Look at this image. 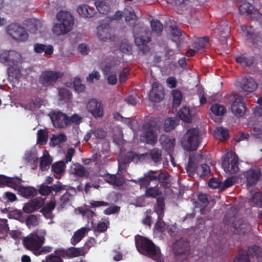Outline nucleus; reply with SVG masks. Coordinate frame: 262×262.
<instances>
[{"mask_svg":"<svg viewBox=\"0 0 262 262\" xmlns=\"http://www.w3.org/2000/svg\"><path fill=\"white\" fill-rule=\"evenodd\" d=\"M125 18L128 25L134 27L133 33L136 45L139 47V50L144 54L149 52L150 49L147 46V43L151 40L150 31L143 27L138 29L135 27L137 16L133 11H129L128 14H125Z\"/></svg>","mask_w":262,"mask_h":262,"instance_id":"f257e3e1","label":"nucleus"},{"mask_svg":"<svg viewBox=\"0 0 262 262\" xmlns=\"http://www.w3.org/2000/svg\"><path fill=\"white\" fill-rule=\"evenodd\" d=\"M238 209L234 207L229 208L225 215L224 222L232 226L235 234H244L249 230V224L246 220L238 219Z\"/></svg>","mask_w":262,"mask_h":262,"instance_id":"f03ea898","label":"nucleus"},{"mask_svg":"<svg viewBox=\"0 0 262 262\" xmlns=\"http://www.w3.org/2000/svg\"><path fill=\"white\" fill-rule=\"evenodd\" d=\"M138 251L156 261H161L162 254L160 248L148 238L140 236L136 242Z\"/></svg>","mask_w":262,"mask_h":262,"instance_id":"7ed1b4c3","label":"nucleus"},{"mask_svg":"<svg viewBox=\"0 0 262 262\" xmlns=\"http://www.w3.org/2000/svg\"><path fill=\"white\" fill-rule=\"evenodd\" d=\"M59 21L53 26V32L56 35H61L69 32L74 25V18L71 14L67 11H61L56 15Z\"/></svg>","mask_w":262,"mask_h":262,"instance_id":"20e7f679","label":"nucleus"},{"mask_svg":"<svg viewBox=\"0 0 262 262\" xmlns=\"http://www.w3.org/2000/svg\"><path fill=\"white\" fill-rule=\"evenodd\" d=\"M160 127L154 121H149L142 126L141 139L147 144L155 145L157 142Z\"/></svg>","mask_w":262,"mask_h":262,"instance_id":"39448f33","label":"nucleus"},{"mask_svg":"<svg viewBox=\"0 0 262 262\" xmlns=\"http://www.w3.org/2000/svg\"><path fill=\"white\" fill-rule=\"evenodd\" d=\"M201 143L200 132L198 128L188 129L183 137L184 148L187 151L196 150Z\"/></svg>","mask_w":262,"mask_h":262,"instance_id":"423d86ee","label":"nucleus"},{"mask_svg":"<svg viewBox=\"0 0 262 262\" xmlns=\"http://www.w3.org/2000/svg\"><path fill=\"white\" fill-rule=\"evenodd\" d=\"M45 238L43 235L38 234V231H35L23 239L24 247L32 251L33 253L37 250L44 243Z\"/></svg>","mask_w":262,"mask_h":262,"instance_id":"0eeeda50","label":"nucleus"},{"mask_svg":"<svg viewBox=\"0 0 262 262\" xmlns=\"http://www.w3.org/2000/svg\"><path fill=\"white\" fill-rule=\"evenodd\" d=\"M238 165V158L235 152L230 151L224 155L222 167L226 172L230 173L237 172L239 170Z\"/></svg>","mask_w":262,"mask_h":262,"instance_id":"6e6552de","label":"nucleus"},{"mask_svg":"<svg viewBox=\"0 0 262 262\" xmlns=\"http://www.w3.org/2000/svg\"><path fill=\"white\" fill-rule=\"evenodd\" d=\"M7 32L14 39L25 41L28 38V34L25 28L17 23H13L7 27Z\"/></svg>","mask_w":262,"mask_h":262,"instance_id":"1a4fd4ad","label":"nucleus"},{"mask_svg":"<svg viewBox=\"0 0 262 262\" xmlns=\"http://www.w3.org/2000/svg\"><path fill=\"white\" fill-rule=\"evenodd\" d=\"M172 249L176 258L182 260L185 259L189 254V244L187 241L181 238L174 243Z\"/></svg>","mask_w":262,"mask_h":262,"instance_id":"9d476101","label":"nucleus"},{"mask_svg":"<svg viewBox=\"0 0 262 262\" xmlns=\"http://www.w3.org/2000/svg\"><path fill=\"white\" fill-rule=\"evenodd\" d=\"M63 74L60 72L45 71L41 72L39 77V81L43 86L53 85L58 78L61 77Z\"/></svg>","mask_w":262,"mask_h":262,"instance_id":"9b49d317","label":"nucleus"},{"mask_svg":"<svg viewBox=\"0 0 262 262\" xmlns=\"http://www.w3.org/2000/svg\"><path fill=\"white\" fill-rule=\"evenodd\" d=\"M54 127L65 128L69 125L68 116L61 112H54L50 116Z\"/></svg>","mask_w":262,"mask_h":262,"instance_id":"f8f14e48","label":"nucleus"},{"mask_svg":"<svg viewBox=\"0 0 262 262\" xmlns=\"http://www.w3.org/2000/svg\"><path fill=\"white\" fill-rule=\"evenodd\" d=\"M239 12L241 14H247L251 17L258 19L260 17V13L256 9H254L253 6L246 1L242 2L238 6Z\"/></svg>","mask_w":262,"mask_h":262,"instance_id":"ddd939ff","label":"nucleus"},{"mask_svg":"<svg viewBox=\"0 0 262 262\" xmlns=\"http://www.w3.org/2000/svg\"><path fill=\"white\" fill-rule=\"evenodd\" d=\"M64 189L65 188L63 185L60 182H57V184H53L50 186L44 183L41 184L39 187L38 191L42 195H48L52 193V195L55 196L57 193Z\"/></svg>","mask_w":262,"mask_h":262,"instance_id":"4468645a","label":"nucleus"},{"mask_svg":"<svg viewBox=\"0 0 262 262\" xmlns=\"http://www.w3.org/2000/svg\"><path fill=\"white\" fill-rule=\"evenodd\" d=\"M164 92L162 86L157 82L152 83V89L149 93V99L153 102H160L163 98Z\"/></svg>","mask_w":262,"mask_h":262,"instance_id":"2eb2a0df","label":"nucleus"},{"mask_svg":"<svg viewBox=\"0 0 262 262\" xmlns=\"http://www.w3.org/2000/svg\"><path fill=\"white\" fill-rule=\"evenodd\" d=\"M87 109L94 117H101L103 116V108L101 102L96 99L91 100L86 106Z\"/></svg>","mask_w":262,"mask_h":262,"instance_id":"dca6fc26","label":"nucleus"},{"mask_svg":"<svg viewBox=\"0 0 262 262\" xmlns=\"http://www.w3.org/2000/svg\"><path fill=\"white\" fill-rule=\"evenodd\" d=\"M23 180L17 177H10L0 174V187H9L13 189L17 187L19 184H21Z\"/></svg>","mask_w":262,"mask_h":262,"instance_id":"f3484780","label":"nucleus"},{"mask_svg":"<svg viewBox=\"0 0 262 262\" xmlns=\"http://www.w3.org/2000/svg\"><path fill=\"white\" fill-rule=\"evenodd\" d=\"M261 172L258 168H251L244 174L246 178L247 185L252 186L255 185L259 180Z\"/></svg>","mask_w":262,"mask_h":262,"instance_id":"a211bd4d","label":"nucleus"},{"mask_svg":"<svg viewBox=\"0 0 262 262\" xmlns=\"http://www.w3.org/2000/svg\"><path fill=\"white\" fill-rule=\"evenodd\" d=\"M246 104L241 98H236L233 101L231 106V112L236 117H242L246 111Z\"/></svg>","mask_w":262,"mask_h":262,"instance_id":"6ab92c4d","label":"nucleus"},{"mask_svg":"<svg viewBox=\"0 0 262 262\" xmlns=\"http://www.w3.org/2000/svg\"><path fill=\"white\" fill-rule=\"evenodd\" d=\"M158 173V170H149L144 174V177L138 179V184L140 188H148L151 181L156 180L155 174Z\"/></svg>","mask_w":262,"mask_h":262,"instance_id":"aec40b11","label":"nucleus"},{"mask_svg":"<svg viewBox=\"0 0 262 262\" xmlns=\"http://www.w3.org/2000/svg\"><path fill=\"white\" fill-rule=\"evenodd\" d=\"M97 35L102 41H106L111 38L112 28L108 24H101L97 27Z\"/></svg>","mask_w":262,"mask_h":262,"instance_id":"412c9836","label":"nucleus"},{"mask_svg":"<svg viewBox=\"0 0 262 262\" xmlns=\"http://www.w3.org/2000/svg\"><path fill=\"white\" fill-rule=\"evenodd\" d=\"M43 201L41 199L35 198L25 204L23 210L24 212L30 213L36 211L38 208L41 207Z\"/></svg>","mask_w":262,"mask_h":262,"instance_id":"4be33fe9","label":"nucleus"},{"mask_svg":"<svg viewBox=\"0 0 262 262\" xmlns=\"http://www.w3.org/2000/svg\"><path fill=\"white\" fill-rule=\"evenodd\" d=\"M17 56H19V54L13 50L5 51L0 55V62L6 64H9L10 61H12L11 63H13L17 60L14 57Z\"/></svg>","mask_w":262,"mask_h":262,"instance_id":"5701e85b","label":"nucleus"},{"mask_svg":"<svg viewBox=\"0 0 262 262\" xmlns=\"http://www.w3.org/2000/svg\"><path fill=\"white\" fill-rule=\"evenodd\" d=\"M243 32V36L247 40H251L254 42V39L257 37V34L255 32L254 29L252 26L243 25L241 26Z\"/></svg>","mask_w":262,"mask_h":262,"instance_id":"b1692460","label":"nucleus"},{"mask_svg":"<svg viewBox=\"0 0 262 262\" xmlns=\"http://www.w3.org/2000/svg\"><path fill=\"white\" fill-rule=\"evenodd\" d=\"M77 11L81 16L87 18H91L97 13L94 9L87 5L79 6L77 8Z\"/></svg>","mask_w":262,"mask_h":262,"instance_id":"393cba45","label":"nucleus"},{"mask_svg":"<svg viewBox=\"0 0 262 262\" xmlns=\"http://www.w3.org/2000/svg\"><path fill=\"white\" fill-rule=\"evenodd\" d=\"M257 86V84L254 79L249 77L243 79L241 84L242 89L247 92H252L254 91Z\"/></svg>","mask_w":262,"mask_h":262,"instance_id":"a878e982","label":"nucleus"},{"mask_svg":"<svg viewBox=\"0 0 262 262\" xmlns=\"http://www.w3.org/2000/svg\"><path fill=\"white\" fill-rule=\"evenodd\" d=\"M71 172L74 175L80 177H88L89 172L85 169V167L79 163L74 164L70 168Z\"/></svg>","mask_w":262,"mask_h":262,"instance_id":"bb28decb","label":"nucleus"},{"mask_svg":"<svg viewBox=\"0 0 262 262\" xmlns=\"http://www.w3.org/2000/svg\"><path fill=\"white\" fill-rule=\"evenodd\" d=\"M89 230H90V229L89 228L82 227L75 232L71 239V244L75 246L80 242L84 237L85 233Z\"/></svg>","mask_w":262,"mask_h":262,"instance_id":"cd10ccee","label":"nucleus"},{"mask_svg":"<svg viewBox=\"0 0 262 262\" xmlns=\"http://www.w3.org/2000/svg\"><path fill=\"white\" fill-rule=\"evenodd\" d=\"M14 189L17 190L21 195L25 198L33 197L36 194V190L34 188L22 186L21 184H19Z\"/></svg>","mask_w":262,"mask_h":262,"instance_id":"c85d7f7f","label":"nucleus"},{"mask_svg":"<svg viewBox=\"0 0 262 262\" xmlns=\"http://www.w3.org/2000/svg\"><path fill=\"white\" fill-rule=\"evenodd\" d=\"M34 50L36 53H42L44 52L45 54L51 55L54 51L53 47L52 45H46L42 43H35L34 46Z\"/></svg>","mask_w":262,"mask_h":262,"instance_id":"c756f323","label":"nucleus"},{"mask_svg":"<svg viewBox=\"0 0 262 262\" xmlns=\"http://www.w3.org/2000/svg\"><path fill=\"white\" fill-rule=\"evenodd\" d=\"M105 181L111 185L121 186L125 182L124 179L122 177H117L116 174H107L105 177Z\"/></svg>","mask_w":262,"mask_h":262,"instance_id":"7c9ffc66","label":"nucleus"},{"mask_svg":"<svg viewBox=\"0 0 262 262\" xmlns=\"http://www.w3.org/2000/svg\"><path fill=\"white\" fill-rule=\"evenodd\" d=\"M66 168L65 163L63 161H59L53 164L52 166V170L54 173L56 179H60L63 173Z\"/></svg>","mask_w":262,"mask_h":262,"instance_id":"2f4dec72","label":"nucleus"},{"mask_svg":"<svg viewBox=\"0 0 262 262\" xmlns=\"http://www.w3.org/2000/svg\"><path fill=\"white\" fill-rule=\"evenodd\" d=\"M156 201L155 211L157 213L158 216L160 218L163 217L164 214L165 199L163 196H159L157 198Z\"/></svg>","mask_w":262,"mask_h":262,"instance_id":"473e14b6","label":"nucleus"},{"mask_svg":"<svg viewBox=\"0 0 262 262\" xmlns=\"http://www.w3.org/2000/svg\"><path fill=\"white\" fill-rule=\"evenodd\" d=\"M179 118L185 122L189 123L192 121V116L189 107H183L178 113Z\"/></svg>","mask_w":262,"mask_h":262,"instance_id":"72a5a7b5","label":"nucleus"},{"mask_svg":"<svg viewBox=\"0 0 262 262\" xmlns=\"http://www.w3.org/2000/svg\"><path fill=\"white\" fill-rule=\"evenodd\" d=\"M214 137L219 140L222 141L229 138L228 130L223 127H218L215 128L213 133Z\"/></svg>","mask_w":262,"mask_h":262,"instance_id":"f704fd0d","label":"nucleus"},{"mask_svg":"<svg viewBox=\"0 0 262 262\" xmlns=\"http://www.w3.org/2000/svg\"><path fill=\"white\" fill-rule=\"evenodd\" d=\"M156 180L160 184L161 186L166 187L167 185L170 183L169 177L170 175L167 172H159L155 174Z\"/></svg>","mask_w":262,"mask_h":262,"instance_id":"c9c22d12","label":"nucleus"},{"mask_svg":"<svg viewBox=\"0 0 262 262\" xmlns=\"http://www.w3.org/2000/svg\"><path fill=\"white\" fill-rule=\"evenodd\" d=\"M179 124V120L177 118L170 117L167 118L164 122V128L166 132H169L175 128Z\"/></svg>","mask_w":262,"mask_h":262,"instance_id":"e433bc0d","label":"nucleus"},{"mask_svg":"<svg viewBox=\"0 0 262 262\" xmlns=\"http://www.w3.org/2000/svg\"><path fill=\"white\" fill-rule=\"evenodd\" d=\"M95 5L100 13L105 14L110 10V6L105 0L96 1Z\"/></svg>","mask_w":262,"mask_h":262,"instance_id":"4c0bfd02","label":"nucleus"},{"mask_svg":"<svg viewBox=\"0 0 262 262\" xmlns=\"http://www.w3.org/2000/svg\"><path fill=\"white\" fill-rule=\"evenodd\" d=\"M236 62L240 63L243 67H249L251 66L254 61L253 57H245L239 56L235 58Z\"/></svg>","mask_w":262,"mask_h":262,"instance_id":"58836bf2","label":"nucleus"},{"mask_svg":"<svg viewBox=\"0 0 262 262\" xmlns=\"http://www.w3.org/2000/svg\"><path fill=\"white\" fill-rule=\"evenodd\" d=\"M162 154V150L161 149L154 148L149 151L148 155L155 163H158L161 160Z\"/></svg>","mask_w":262,"mask_h":262,"instance_id":"ea45409f","label":"nucleus"},{"mask_svg":"<svg viewBox=\"0 0 262 262\" xmlns=\"http://www.w3.org/2000/svg\"><path fill=\"white\" fill-rule=\"evenodd\" d=\"M249 254H250L252 257L258 258L262 256V249L258 246L253 245L248 248Z\"/></svg>","mask_w":262,"mask_h":262,"instance_id":"a19ab883","label":"nucleus"},{"mask_svg":"<svg viewBox=\"0 0 262 262\" xmlns=\"http://www.w3.org/2000/svg\"><path fill=\"white\" fill-rule=\"evenodd\" d=\"M234 262H250V255L248 251L241 250L234 258Z\"/></svg>","mask_w":262,"mask_h":262,"instance_id":"79ce46f5","label":"nucleus"},{"mask_svg":"<svg viewBox=\"0 0 262 262\" xmlns=\"http://www.w3.org/2000/svg\"><path fill=\"white\" fill-rule=\"evenodd\" d=\"M162 193L161 191L157 186L150 187L146 189L145 195L146 198H155Z\"/></svg>","mask_w":262,"mask_h":262,"instance_id":"37998d69","label":"nucleus"},{"mask_svg":"<svg viewBox=\"0 0 262 262\" xmlns=\"http://www.w3.org/2000/svg\"><path fill=\"white\" fill-rule=\"evenodd\" d=\"M198 167L197 164L193 161L191 157H189L188 165L186 167V170L189 176L198 173Z\"/></svg>","mask_w":262,"mask_h":262,"instance_id":"c03bdc74","label":"nucleus"},{"mask_svg":"<svg viewBox=\"0 0 262 262\" xmlns=\"http://www.w3.org/2000/svg\"><path fill=\"white\" fill-rule=\"evenodd\" d=\"M210 110L212 113L216 116L223 115L227 111L226 107L224 105L217 103L213 104L211 106Z\"/></svg>","mask_w":262,"mask_h":262,"instance_id":"a18cd8bd","label":"nucleus"},{"mask_svg":"<svg viewBox=\"0 0 262 262\" xmlns=\"http://www.w3.org/2000/svg\"><path fill=\"white\" fill-rule=\"evenodd\" d=\"M209 42V39L207 37H203L197 39L193 44V47L197 51L203 49L207 43Z\"/></svg>","mask_w":262,"mask_h":262,"instance_id":"49530a36","label":"nucleus"},{"mask_svg":"<svg viewBox=\"0 0 262 262\" xmlns=\"http://www.w3.org/2000/svg\"><path fill=\"white\" fill-rule=\"evenodd\" d=\"M41 24L39 20L36 19L31 20L28 25L29 31L30 33L35 34L39 28L41 27Z\"/></svg>","mask_w":262,"mask_h":262,"instance_id":"de8ad7c7","label":"nucleus"},{"mask_svg":"<svg viewBox=\"0 0 262 262\" xmlns=\"http://www.w3.org/2000/svg\"><path fill=\"white\" fill-rule=\"evenodd\" d=\"M173 106L177 107L181 103L182 99V92L178 90H174L172 91Z\"/></svg>","mask_w":262,"mask_h":262,"instance_id":"09e8293b","label":"nucleus"},{"mask_svg":"<svg viewBox=\"0 0 262 262\" xmlns=\"http://www.w3.org/2000/svg\"><path fill=\"white\" fill-rule=\"evenodd\" d=\"M140 160V157L136 153L129 151L126 153L125 156V163H129L131 162L137 163Z\"/></svg>","mask_w":262,"mask_h":262,"instance_id":"8fccbe9b","label":"nucleus"},{"mask_svg":"<svg viewBox=\"0 0 262 262\" xmlns=\"http://www.w3.org/2000/svg\"><path fill=\"white\" fill-rule=\"evenodd\" d=\"M164 139L162 141V145L164 146L166 149L168 150H171L173 149L176 140L174 138H170L169 137H164Z\"/></svg>","mask_w":262,"mask_h":262,"instance_id":"3c124183","label":"nucleus"},{"mask_svg":"<svg viewBox=\"0 0 262 262\" xmlns=\"http://www.w3.org/2000/svg\"><path fill=\"white\" fill-rule=\"evenodd\" d=\"M52 162V159L50 156H43L40 162V168L41 170L48 169Z\"/></svg>","mask_w":262,"mask_h":262,"instance_id":"603ef678","label":"nucleus"},{"mask_svg":"<svg viewBox=\"0 0 262 262\" xmlns=\"http://www.w3.org/2000/svg\"><path fill=\"white\" fill-rule=\"evenodd\" d=\"M48 140V133L45 129H39L37 132V143L43 145Z\"/></svg>","mask_w":262,"mask_h":262,"instance_id":"864d4df0","label":"nucleus"},{"mask_svg":"<svg viewBox=\"0 0 262 262\" xmlns=\"http://www.w3.org/2000/svg\"><path fill=\"white\" fill-rule=\"evenodd\" d=\"M216 30L220 31L221 35L225 38L227 37L230 33V28L226 22H224L223 24L220 25L216 28Z\"/></svg>","mask_w":262,"mask_h":262,"instance_id":"5fc2aeb1","label":"nucleus"},{"mask_svg":"<svg viewBox=\"0 0 262 262\" xmlns=\"http://www.w3.org/2000/svg\"><path fill=\"white\" fill-rule=\"evenodd\" d=\"M150 25L152 31L157 34L161 33L163 30V25L159 20H151L150 21Z\"/></svg>","mask_w":262,"mask_h":262,"instance_id":"6e6d98bb","label":"nucleus"},{"mask_svg":"<svg viewBox=\"0 0 262 262\" xmlns=\"http://www.w3.org/2000/svg\"><path fill=\"white\" fill-rule=\"evenodd\" d=\"M56 203L55 201H51L47 203L40 210L41 213H51L55 208Z\"/></svg>","mask_w":262,"mask_h":262,"instance_id":"4d7b16f0","label":"nucleus"},{"mask_svg":"<svg viewBox=\"0 0 262 262\" xmlns=\"http://www.w3.org/2000/svg\"><path fill=\"white\" fill-rule=\"evenodd\" d=\"M73 83L74 90L78 93H81L84 91L85 85L81 83V79L79 78H74Z\"/></svg>","mask_w":262,"mask_h":262,"instance_id":"13d9d810","label":"nucleus"},{"mask_svg":"<svg viewBox=\"0 0 262 262\" xmlns=\"http://www.w3.org/2000/svg\"><path fill=\"white\" fill-rule=\"evenodd\" d=\"M67 258H71L81 255L80 248L72 247L67 250Z\"/></svg>","mask_w":262,"mask_h":262,"instance_id":"bf43d9fd","label":"nucleus"},{"mask_svg":"<svg viewBox=\"0 0 262 262\" xmlns=\"http://www.w3.org/2000/svg\"><path fill=\"white\" fill-rule=\"evenodd\" d=\"M58 94L60 100H69L71 96L70 92L66 88H60L59 90Z\"/></svg>","mask_w":262,"mask_h":262,"instance_id":"052dcab7","label":"nucleus"},{"mask_svg":"<svg viewBox=\"0 0 262 262\" xmlns=\"http://www.w3.org/2000/svg\"><path fill=\"white\" fill-rule=\"evenodd\" d=\"M235 181L236 178L233 177L228 178L222 184L220 190L223 191L226 188L231 187L235 184Z\"/></svg>","mask_w":262,"mask_h":262,"instance_id":"680f3d73","label":"nucleus"},{"mask_svg":"<svg viewBox=\"0 0 262 262\" xmlns=\"http://www.w3.org/2000/svg\"><path fill=\"white\" fill-rule=\"evenodd\" d=\"M71 197V194L68 191L61 196L59 203L61 208H63L69 203Z\"/></svg>","mask_w":262,"mask_h":262,"instance_id":"e2e57ef3","label":"nucleus"},{"mask_svg":"<svg viewBox=\"0 0 262 262\" xmlns=\"http://www.w3.org/2000/svg\"><path fill=\"white\" fill-rule=\"evenodd\" d=\"M209 203L207 195L204 193H200L198 195L197 204L200 207L206 206Z\"/></svg>","mask_w":262,"mask_h":262,"instance_id":"0e129e2a","label":"nucleus"},{"mask_svg":"<svg viewBox=\"0 0 262 262\" xmlns=\"http://www.w3.org/2000/svg\"><path fill=\"white\" fill-rule=\"evenodd\" d=\"M26 225L28 227L31 226H36L38 225V220L35 215L30 214L29 215L26 222Z\"/></svg>","mask_w":262,"mask_h":262,"instance_id":"69168bd1","label":"nucleus"},{"mask_svg":"<svg viewBox=\"0 0 262 262\" xmlns=\"http://www.w3.org/2000/svg\"><path fill=\"white\" fill-rule=\"evenodd\" d=\"M210 167L208 165L203 164L198 167V174L201 177L205 176L210 172Z\"/></svg>","mask_w":262,"mask_h":262,"instance_id":"338daca9","label":"nucleus"},{"mask_svg":"<svg viewBox=\"0 0 262 262\" xmlns=\"http://www.w3.org/2000/svg\"><path fill=\"white\" fill-rule=\"evenodd\" d=\"M42 262H64L61 258L59 257L54 254H50L46 256L45 259L42 260Z\"/></svg>","mask_w":262,"mask_h":262,"instance_id":"774afa93","label":"nucleus"}]
</instances>
